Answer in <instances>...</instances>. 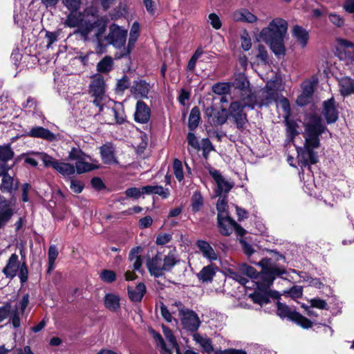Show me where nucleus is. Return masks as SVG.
Here are the masks:
<instances>
[{"mask_svg": "<svg viewBox=\"0 0 354 354\" xmlns=\"http://www.w3.org/2000/svg\"><path fill=\"white\" fill-rule=\"evenodd\" d=\"M86 12L87 16L91 15L93 17V19L84 21L81 34L83 36H87L93 30H96L93 36L96 53H105L109 45L113 46L116 49H121L124 47L127 37V30L115 24H112L109 26V34L104 35L107 27V21L103 17L98 16L97 11L95 9L88 10Z\"/></svg>", "mask_w": 354, "mask_h": 354, "instance_id": "obj_1", "label": "nucleus"}, {"mask_svg": "<svg viewBox=\"0 0 354 354\" xmlns=\"http://www.w3.org/2000/svg\"><path fill=\"white\" fill-rule=\"evenodd\" d=\"M305 140L304 146L297 149L299 163L301 167H306L318 162V156L314 149L320 146L319 136L324 133L326 127L322 124L321 117L317 113L306 115L304 122Z\"/></svg>", "mask_w": 354, "mask_h": 354, "instance_id": "obj_2", "label": "nucleus"}, {"mask_svg": "<svg viewBox=\"0 0 354 354\" xmlns=\"http://www.w3.org/2000/svg\"><path fill=\"white\" fill-rule=\"evenodd\" d=\"M288 30V23L281 18H275L270 22L268 27L263 28L259 36L277 56L286 54L284 37Z\"/></svg>", "mask_w": 354, "mask_h": 354, "instance_id": "obj_3", "label": "nucleus"}, {"mask_svg": "<svg viewBox=\"0 0 354 354\" xmlns=\"http://www.w3.org/2000/svg\"><path fill=\"white\" fill-rule=\"evenodd\" d=\"M270 261V259L265 258L257 263L262 268L261 276L262 281H255L258 290L250 295L252 300L261 306L270 302L268 290L272 285L275 277L282 273L278 268L271 265Z\"/></svg>", "mask_w": 354, "mask_h": 354, "instance_id": "obj_4", "label": "nucleus"}, {"mask_svg": "<svg viewBox=\"0 0 354 354\" xmlns=\"http://www.w3.org/2000/svg\"><path fill=\"white\" fill-rule=\"evenodd\" d=\"M241 100L230 104L228 109V115L239 129H243L248 122L247 114L244 109L249 107L254 109L256 105L262 106L265 103L259 100L252 90H241Z\"/></svg>", "mask_w": 354, "mask_h": 354, "instance_id": "obj_5", "label": "nucleus"}, {"mask_svg": "<svg viewBox=\"0 0 354 354\" xmlns=\"http://www.w3.org/2000/svg\"><path fill=\"white\" fill-rule=\"evenodd\" d=\"M277 313L281 318H287L293 321L304 328H308L312 326V322L306 317L296 312L295 309L279 301L277 303Z\"/></svg>", "mask_w": 354, "mask_h": 354, "instance_id": "obj_6", "label": "nucleus"}, {"mask_svg": "<svg viewBox=\"0 0 354 354\" xmlns=\"http://www.w3.org/2000/svg\"><path fill=\"white\" fill-rule=\"evenodd\" d=\"M10 169L11 167L8 164H0V177L1 178L0 190L1 192L8 193L12 196L18 189L19 183L8 174Z\"/></svg>", "mask_w": 354, "mask_h": 354, "instance_id": "obj_7", "label": "nucleus"}, {"mask_svg": "<svg viewBox=\"0 0 354 354\" xmlns=\"http://www.w3.org/2000/svg\"><path fill=\"white\" fill-rule=\"evenodd\" d=\"M183 328L190 332H195L201 325V320L197 314L189 309L182 308L179 310Z\"/></svg>", "mask_w": 354, "mask_h": 354, "instance_id": "obj_8", "label": "nucleus"}, {"mask_svg": "<svg viewBox=\"0 0 354 354\" xmlns=\"http://www.w3.org/2000/svg\"><path fill=\"white\" fill-rule=\"evenodd\" d=\"M116 88H149V84L130 72L118 80Z\"/></svg>", "mask_w": 354, "mask_h": 354, "instance_id": "obj_9", "label": "nucleus"}, {"mask_svg": "<svg viewBox=\"0 0 354 354\" xmlns=\"http://www.w3.org/2000/svg\"><path fill=\"white\" fill-rule=\"evenodd\" d=\"M15 212V203L0 195V229L7 225Z\"/></svg>", "mask_w": 354, "mask_h": 354, "instance_id": "obj_10", "label": "nucleus"}, {"mask_svg": "<svg viewBox=\"0 0 354 354\" xmlns=\"http://www.w3.org/2000/svg\"><path fill=\"white\" fill-rule=\"evenodd\" d=\"M251 88L250 82L243 73H237L234 75L233 82H217L211 88Z\"/></svg>", "mask_w": 354, "mask_h": 354, "instance_id": "obj_11", "label": "nucleus"}, {"mask_svg": "<svg viewBox=\"0 0 354 354\" xmlns=\"http://www.w3.org/2000/svg\"><path fill=\"white\" fill-rule=\"evenodd\" d=\"M209 173L216 183V194L217 196H221L223 193H227L232 188L233 184L225 180L218 170L211 168L209 169Z\"/></svg>", "mask_w": 354, "mask_h": 354, "instance_id": "obj_12", "label": "nucleus"}, {"mask_svg": "<svg viewBox=\"0 0 354 354\" xmlns=\"http://www.w3.org/2000/svg\"><path fill=\"white\" fill-rule=\"evenodd\" d=\"M140 24L138 21H134L131 26L130 33H129V39L128 41L127 46L123 48L120 56L118 57H123L127 55H129L134 48L135 43L138 40V38L140 35Z\"/></svg>", "mask_w": 354, "mask_h": 354, "instance_id": "obj_13", "label": "nucleus"}, {"mask_svg": "<svg viewBox=\"0 0 354 354\" xmlns=\"http://www.w3.org/2000/svg\"><path fill=\"white\" fill-rule=\"evenodd\" d=\"M147 266L151 275L156 277L162 276L164 274L162 254L158 252L153 257L148 260Z\"/></svg>", "mask_w": 354, "mask_h": 354, "instance_id": "obj_14", "label": "nucleus"}, {"mask_svg": "<svg viewBox=\"0 0 354 354\" xmlns=\"http://www.w3.org/2000/svg\"><path fill=\"white\" fill-rule=\"evenodd\" d=\"M151 111L149 106L141 100L136 104V112L134 114L135 120L141 124L148 122L150 119Z\"/></svg>", "mask_w": 354, "mask_h": 354, "instance_id": "obj_15", "label": "nucleus"}, {"mask_svg": "<svg viewBox=\"0 0 354 354\" xmlns=\"http://www.w3.org/2000/svg\"><path fill=\"white\" fill-rule=\"evenodd\" d=\"M91 9H93V8H87L85 10V11H84V16L86 17L85 19H83L82 17L81 13H79V15H77L76 12H70V14L66 17L64 24L66 26L70 27V28H75V27H77V26H79L80 25H81V28H80V30H81L82 28H83V25L84 24L85 20H86V19L93 20V17H92L91 15H89V16L86 15V10H91Z\"/></svg>", "mask_w": 354, "mask_h": 354, "instance_id": "obj_16", "label": "nucleus"}, {"mask_svg": "<svg viewBox=\"0 0 354 354\" xmlns=\"http://www.w3.org/2000/svg\"><path fill=\"white\" fill-rule=\"evenodd\" d=\"M196 245L204 258L210 261H216L218 259V255L215 250L206 241L198 240L196 242Z\"/></svg>", "mask_w": 354, "mask_h": 354, "instance_id": "obj_17", "label": "nucleus"}, {"mask_svg": "<svg viewBox=\"0 0 354 354\" xmlns=\"http://www.w3.org/2000/svg\"><path fill=\"white\" fill-rule=\"evenodd\" d=\"M323 114L328 123H333L337 120V111L333 97L324 102Z\"/></svg>", "mask_w": 354, "mask_h": 354, "instance_id": "obj_18", "label": "nucleus"}, {"mask_svg": "<svg viewBox=\"0 0 354 354\" xmlns=\"http://www.w3.org/2000/svg\"><path fill=\"white\" fill-rule=\"evenodd\" d=\"M19 268V261L18 256L16 254H12L9 258L7 265L3 268V272L6 277L13 278L16 276Z\"/></svg>", "mask_w": 354, "mask_h": 354, "instance_id": "obj_19", "label": "nucleus"}, {"mask_svg": "<svg viewBox=\"0 0 354 354\" xmlns=\"http://www.w3.org/2000/svg\"><path fill=\"white\" fill-rule=\"evenodd\" d=\"M89 94L93 97V103L102 111L104 105L106 104L110 98L104 93V90H89Z\"/></svg>", "mask_w": 354, "mask_h": 354, "instance_id": "obj_20", "label": "nucleus"}, {"mask_svg": "<svg viewBox=\"0 0 354 354\" xmlns=\"http://www.w3.org/2000/svg\"><path fill=\"white\" fill-rule=\"evenodd\" d=\"M29 136L33 138H42L48 141H54L56 139V136L53 133L42 127H32L29 132Z\"/></svg>", "mask_w": 354, "mask_h": 354, "instance_id": "obj_21", "label": "nucleus"}, {"mask_svg": "<svg viewBox=\"0 0 354 354\" xmlns=\"http://www.w3.org/2000/svg\"><path fill=\"white\" fill-rule=\"evenodd\" d=\"M292 36L302 48L306 46L309 40V34L305 28L295 25L292 28Z\"/></svg>", "mask_w": 354, "mask_h": 354, "instance_id": "obj_22", "label": "nucleus"}, {"mask_svg": "<svg viewBox=\"0 0 354 354\" xmlns=\"http://www.w3.org/2000/svg\"><path fill=\"white\" fill-rule=\"evenodd\" d=\"M218 223L220 232L225 236H228L234 230L235 221L227 216L218 218Z\"/></svg>", "mask_w": 354, "mask_h": 354, "instance_id": "obj_23", "label": "nucleus"}, {"mask_svg": "<svg viewBox=\"0 0 354 354\" xmlns=\"http://www.w3.org/2000/svg\"><path fill=\"white\" fill-rule=\"evenodd\" d=\"M193 339L201 347L203 353L210 354L214 351L212 340L208 337L194 333Z\"/></svg>", "mask_w": 354, "mask_h": 354, "instance_id": "obj_24", "label": "nucleus"}, {"mask_svg": "<svg viewBox=\"0 0 354 354\" xmlns=\"http://www.w3.org/2000/svg\"><path fill=\"white\" fill-rule=\"evenodd\" d=\"M128 295L131 301L139 302L146 293V286L143 283H139L135 288H128Z\"/></svg>", "mask_w": 354, "mask_h": 354, "instance_id": "obj_25", "label": "nucleus"}, {"mask_svg": "<svg viewBox=\"0 0 354 354\" xmlns=\"http://www.w3.org/2000/svg\"><path fill=\"white\" fill-rule=\"evenodd\" d=\"M143 194H158L162 198H167L169 196V190L160 185H147L142 187Z\"/></svg>", "mask_w": 354, "mask_h": 354, "instance_id": "obj_26", "label": "nucleus"}, {"mask_svg": "<svg viewBox=\"0 0 354 354\" xmlns=\"http://www.w3.org/2000/svg\"><path fill=\"white\" fill-rule=\"evenodd\" d=\"M100 154L104 163L111 165L117 162L112 146L104 145L101 147Z\"/></svg>", "mask_w": 354, "mask_h": 354, "instance_id": "obj_27", "label": "nucleus"}, {"mask_svg": "<svg viewBox=\"0 0 354 354\" xmlns=\"http://www.w3.org/2000/svg\"><path fill=\"white\" fill-rule=\"evenodd\" d=\"M85 158L84 157L83 159L75 162V169H76L78 174H83L99 168L96 161L90 163L85 160Z\"/></svg>", "mask_w": 354, "mask_h": 354, "instance_id": "obj_28", "label": "nucleus"}, {"mask_svg": "<svg viewBox=\"0 0 354 354\" xmlns=\"http://www.w3.org/2000/svg\"><path fill=\"white\" fill-rule=\"evenodd\" d=\"M234 18L237 21L254 23L257 21V17L247 9H242L234 13Z\"/></svg>", "mask_w": 354, "mask_h": 354, "instance_id": "obj_29", "label": "nucleus"}, {"mask_svg": "<svg viewBox=\"0 0 354 354\" xmlns=\"http://www.w3.org/2000/svg\"><path fill=\"white\" fill-rule=\"evenodd\" d=\"M216 274V268L213 265L205 266L197 274L198 279L203 282H209Z\"/></svg>", "mask_w": 354, "mask_h": 354, "instance_id": "obj_30", "label": "nucleus"}, {"mask_svg": "<svg viewBox=\"0 0 354 354\" xmlns=\"http://www.w3.org/2000/svg\"><path fill=\"white\" fill-rule=\"evenodd\" d=\"M162 261L164 272L170 271L179 262L178 257L174 253H169L165 256L162 255Z\"/></svg>", "mask_w": 354, "mask_h": 354, "instance_id": "obj_31", "label": "nucleus"}, {"mask_svg": "<svg viewBox=\"0 0 354 354\" xmlns=\"http://www.w3.org/2000/svg\"><path fill=\"white\" fill-rule=\"evenodd\" d=\"M14 151L10 145L0 146V164H7V162L14 157Z\"/></svg>", "mask_w": 354, "mask_h": 354, "instance_id": "obj_32", "label": "nucleus"}, {"mask_svg": "<svg viewBox=\"0 0 354 354\" xmlns=\"http://www.w3.org/2000/svg\"><path fill=\"white\" fill-rule=\"evenodd\" d=\"M32 153L39 156L45 167H52L55 169L59 162V160L44 152H32Z\"/></svg>", "mask_w": 354, "mask_h": 354, "instance_id": "obj_33", "label": "nucleus"}, {"mask_svg": "<svg viewBox=\"0 0 354 354\" xmlns=\"http://www.w3.org/2000/svg\"><path fill=\"white\" fill-rule=\"evenodd\" d=\"M204 204V199L199 191L194 192L191 198L192 210L194 212H197L201 209Z\"/></svg>", "mask_w": 354, "mask_h": 354, "instance_id": "obj_34", "label": "nucleus"}, {"mask_svg": "<svg viewBox=\"0 0 354 354\" xmlns=\"http://www.w3.org/2000/svg\"><path fill=\"white\" fill-rule=\"evenodd\" d=\"M113 61L111 57L105 56L97 65V70L100 73H109L113 68Z\"/></svg>", "mask_w": 354, "mask_h": 354, "instance_id": "obj_35", "label": "nucleus"}, {"mask_svg": "<svg viewBox=\"0 0 354 354\" xmlns=\"http://www.w3.org/2000/svg\"><path fill=\"white\" fill-rule=\"evenodd\" d=\"M228 116L229 115L225 109L216 110L212 120H210V123L215 126L222 125L226 122Z\"/></svg>", "mask_w": 354, "mask_h": 354, "instance_id": "obj_36", "label": "nucleus"}, {"mask_svg": "<svg viewBox=\"0 0 354 354\" xmlns=\"http://www.w3.org/2000/svg\"><path fill=\"white\" fill-rule=\"evenodd\" d=\"M201 115L199 109L196 106L192 108L188 120V127L190 130H194L198 127Z\"/></svg>", "mask_w": 354, "mask_h": 354, "instance_id": "obj_37", "label": "nucleus"}, {"mask_svg": "<svg viewBox=\"0 0 354 354\" xmlns=\"http://www.w3.org/2000/svg\"><path fill=\"white\" fill-rule=\"evenodd\" d=\"M150 332H151L154 340L156 341L157 345L160 348L161 354H171V349L167 346L161 335L160 333L156 332L153 329H151Z\"/></svg>", "mask_w": 354, "mask_h": 354, "instance_id": "obj_38", "label": "nucleus"}, {"mask_svg": "<svg viewBox=\"0 0 354 354\" xmlns=\"http://www.w3.org/2000/svg\"><path fill=\"white\" fill-rule=\"evenodd\" d=\"M119 301L120 299L117 295L113 294H107L104 298V304L109 310L115 311L120 306Z\"/></svg>", "mask_w": 354, "mask_h": 354, "instance_id": "obj_39", "label": "nucleus"}, {"mask_svg": "<svg viewBox=\"0 0 354 354\" xmlns=\"http://www.w3.org/2000/svg\"><path fill=\"white\" fill-rule=\"evenodd\" d=\"M55 170L64 176H70L75 173V167L66 162H58Z\"/></svg>", "mask_w": 354, "mask_h": 354, "instance_id": "obj_40", "label": "nucleus"}, {"mask_svg": "<svg viewBox=\"0 0 354 354\" xmlns=\"http://www.w3.org/2000/svg\"><path fill=\"white\" fill-rule=\"evenodd\" d=\"M314 90H304L297 99V104L300 106L307 105L310 103L313 100Z\"/></svg>", "mask_w": 354, "mask_h": 354, "instance_id": "obj_41", "label": "nucleus"}, {"mask_svg": "<svg viewBox=\"0 0 354 354\" xmlns=\"http://www.w3.org/2000/svg\"><path fill=\"white\" fill-rule=\"evenodd\" d=\"M257 53L256 58L263 65H266L269 62L268 53L266 48L263 44H259L257 46Z\"/></svg>", "mask_w": 354, "mask_h": 354, "instance_id": "obj_42", "label": "nucleus"}, {"mask_svg": "<svg viewBox=\"0 0 354 354\" xmlns=\"http://www.w3.org/2000/svg\"><path fill=\"white\" fill-rule=\"evenodd\" d=\"M227 202L225 197H221L220 196L217 203L216 209L218 211V218L228 216L227 213Z\"/></svg>", "mask_w": 354, "mask_h": 354, "instance_id": "obj_43", "label": "nucleus"}, {"mask_svg": "<svg viewBox=\"0 0 354 354\" xmlns=\"http://www.w3.org/2000/svg\"><path fill=\"white\" fill-rule=\"evenodd\" d=\"M173 171L176 179L180 182L184 178V171L182 162L175 159L173 162Z\"/></svg>", "mask_w": 354, "mask_h": 354, "instance_id": "obj_44", "label": "nucleus"}, {"mask_svg": "<svg viewBox=\"0 0 354 354\" xmlns=\"http://www.w3.org/2000/svg\"><path fill=\"white\" fill-rule=\"evenodd\" d=\"M286 126L288 136L293 140V138L299 133L297 131L298 124L294 120H286Z\"/></svg>", "mask_w": 354, "mask_h": 354, "instance_id": "obj_45", "label": "nucleus"}, {"mask_svg": "<svg viewBox=\"0 0 354 354\" xmlns=\"http://www.w3.org/2000/svg\"><path fill=\"white\" fill-rule=\"evenodd\" d=\"M319 84V77L317 74L312 75L306 79L301 84V88H316Z\"/></svg>", "mask_w": 354, "mask_h": 354, "instance_id": "obj_46", "label": "nucleus"}, {"mask_svg": "<svg viewBox=\"0 0 354 354\" xmlns=\"http://www.w3.org/2000/svg\"><path fill=\"white\" fill-rule=\"evenodd\" d=\"M241 270L243 272L248 275V277L255 279H257V281H262V279L261 278V273L259 274L253 267L247 265H243L241 268Z\"/></svg>", "mask_w": 354, "mask_h": 354, "instance_id": "obj_47", "label": "nucleus"}, {"mask_svg": "<svg viewBox=\"0 0 354 354\" xmlns=\"http://www.w3.org/2000/svg\"><path fill=\"white\" fill-rule=\"evenodd\" d=\"M105 82L104 77L101 75H96L89 85V88H105Z\"/></svg>", "mask_w": 354, "mask_h": 354, "instance_id": "obj_48", "label": "nucleus"}, {"mask_svg": "<svg viewBox=\"0 0 354 354\" xmlns=\"http://www.w3.org/2000/svg\"><path fill=\"white\" fill-rule=\"evenodd\" d=\"M20 314L21 313L18 311V308H17L12 310L9 316V322L15 328H19L21 325Z\"/></svg>", "mask_w": 354, "mask_h": 354, "instance_id": "obj_49", "label": "nucleus"}, {"mask_svg": "<svg viewBox=\"0 0 354 354\" xmlns=\"http://www.w3.org/2000/svg\"><path fill=\"white\" fill-rule=\"evenodd\" d=\"M29 295L26 294L23 296L22 299L17 302L15 308H18V311L21 313V315H23L26 313V310L29 304Z\"/></svg>", "mask_w": 354, "mask_h": 354, "instance_id": "obj_50", "label": "nucleus"}, {"mask_svg": "<svg viewBox=\"0 0 354 354\" xmlns=\"http://www.w3.org/2000/svg\"><path fill=\"white\" fill-rule=\"evenodd\" d=\"M63 4L72 12H77L81 5V0H63Z\"/></svg>", "mask_w": 354, "mask_h": 354, "instance_id": "obj_51", "label": "nucleus"}, {"mask_svg": "<svg viewBox=\"0 0 354 354\" xmlns=\"http://www.w3.org/2000/svg\"><path fill=\"white\" fill-rule=\"evenodd\" d=\"M102 281L107 283H111L116 279L115 273L110 270H103L100 274Z\"/></svg>", "mask_w": 354, "mask_h": 354, "instance_id": "obj_52", "label": "nucleus"}, {"mask_svg": "<svg viewBox=\"0 0 354 354\" xmlns=\"http://www.w3.org/2000/svg\"><path fill=\"white\" fill-rule=\"evenodd\" d=\"M162 331L165 338L169 342V344L173 347L176 346V340L174 335L172 333V331L168 327L164 325H162Z\"/></svg>", "mask_w": 354, "mask_h": 354, "instance_id": "obj_53", "label": "nucleus"}, {"mask_svg": "<svg viewBox=\"0 0 354 354\" xmlns=\"http://www.w3.org/2000/svg\"><path fill=\"white\" fill-rule=\"evenodd\" d=\"M68 157L71 160H77V161L83 159L84 157H86V156L79 148L73 147L69 152ZM87 158L89 157L87 156Z\"/></svg>", "mask_w": 354, "mask_h": 354, "instance_id": "obj_54", "label": "nucleus"}, {"mask_svg": "<svg viewBox=\"0 0 354 354\" xmlns=\"http://www.w3.org/2000/svg\"><path fill=\"white\" fill-rule=\"evenodd\" d=\"M59 35V31L50 32L46 31L45 37L48 39L46 47L49 48L53 43H55Z\"/></svg>", "mask_w": 354, "mask_h": 354, "instance_id": "obj_55", "label": "nucleus"}, {"mask_svg": "<svg viewBox=\"0 0 354 354\" xmlns=\"http://www.w3.org/2000/svg\"><path fill=\"white\" fill-rule=\"evenodd\" d=\"M108 110L109 111V113L114 116L115 123L122 124L124 122L125 118L124 114L122 111H118L115 108H111Z\"/></svg>", "mask_w": 354, "mask_h": 354, "instance_id": "obj_56", "label": "nucleus"}, {"mask_svg": "<svg viewBox=\"0 0 354 354\" xmlns=\"http://www.w3.org/2000/svg\"><path fill=\"white\" fill-rule=\"evenodd\" d=\"M208 18L210 21V24L214 29L218 30L221 28V21L216 13H210L208 16Z\"/></svg>", "mask_w": 354, "mask_h": 354, "instance_id": "obj_57", "label": "nucleus"}, {"mask_svg": "<svg viewBox=\"0 0 354 354\" xmlns=\"http://www.w3.org/2000/svg\"><path fill=\"white\" fill-rule=\"evenodd\" d=\"M11 310V304L10 303H6L3 306L0 307V322H3L6 319L8 316H10Z\"/></svg>", "mask_w": 354, "mask_h": 354, "instance_id": "obj_58", "label": "nucleus"}, {"mask_svg": "<svg viewBox=\"0 0 354 354\" xmlns=\"http://www.w3.org/2000/svg\"><path fill=\"white\" fill-rule=\"evenodd\" d=\"M126 196L129 198H133L135 199L138 198L142 194V188L140 189L137 187H131L126 190L125 192Z\"/></svg>", "mask_w": 354, "mask_h": 354, "instance_id": "obj_59", "label": "nucleus"}, {"mask_svg": "<svg viewBox=\"0 0 354 354\" xmlns=\"http://www.w3.org/2000/svg\"><path fill=\"white\" fill-rule=\"evenodd\" d=\"M328 18L330 21L337 27H342L344 24V19L335 13H330Z\"/></svg>", "mask_w": 354, "mask_h": 354, "instance_id": "obj_60", "label": "nucleus"}, {"mask_svg": "<svg viewBox=\"0 0 354 354\" xmlns=\"http://www.w3.org/2000/svg\"><path fill=\"white\" fill-rule=\"evenodd\" d=\"M70 188L75 193H81L84 188V184L77 180L71 179L70 182Z\"/></svg>", "mask_w": 354, "mask_h": 354, "instance_id": "obj_61", "label": "nucleus"}, {"mask_svg": "<svg viewBox=\"0 0 354 354\" xmlns=\"http://www.w3.org/2000/svg\"><path fill=\"white\" fill-rule=\"evenodd\" d=\"M310 304H311V307L317 308L319 309H327V306H328L326 301L319 299V298H315V299H311Z\"/></svg>", "mask_w": 354, "mask_h": 354, "instance_id": "obj_62", "label": "nucleus"}, {"mask_svg": "<svg viewBox=\"0 0 354 354\" xmlns=\"http://www.w3.org/2000/svg\"><path fill=\"white\" fill-rule=\"evenodd\" d=\"M342 88H354V79L344 77L339 82Z\"/></svg>", "mask_w": 354, "mask_h": 354, "instance_id": "obj_63", "label": "nucleus"}, {"mask_svg": "<svg viewBox=\"0 0 354 354\" xmlns=\"http://www.w3.org/2000/svg\"><path fill=\"white\" fill-rule=\"evenodd\" d=\"M216 354H248L247 352L243 349L228 348L225 350H220L216 352Z\"/></svg>", "mask_w": 354, "mask_h": 354, "instance_id": "obj_64", "label": "nucleus"}]
</instances>
